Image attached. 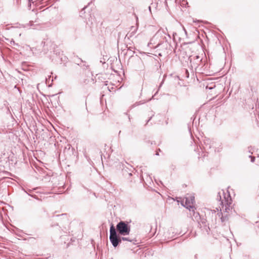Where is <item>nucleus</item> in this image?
Wrapping results in <instances>:
<instances>
[{
    "mask_svg": "<svg viewBox=\"0 0 259 259\" xmlns=\"http://www.w3.org/2000/svg\"><path fill=\"white\" fill-rule=\"evenodd\" d=\"M54 218L57 219V221L59 222L56 225L58 226L59 224H60L65 229H66V226L69 224V220L67 214L66 213H62L61 214L56 215L54 216Z\"/></svg>",
    "mask_w": 259,
    "mask_h": 259,
    "instance_id": "6",
    "label": "nucleus"
},
{
    "mask_svg": "<svg viewBox=\"0 0 259 259\" xmlns=\"http://www.w3.org/2000/svg\"><path fill=\"white\" fill-rule=\"evenodd\" d=\"M29 3H33V0H28Z\"/></svg>",
    "mask_w": 259,
    "mask_h": 259,
    "instance_id": "24",
    "label": "nucleus"
},
{
    "mask_svg": "<svg viewBox=\"0 0 259 259\" xmlns=\"http://www.w3.org/2000/svg\"><path fill=\"white\" fill-rule=\"evenodd\" d=\"M133 29H134V30L132 32H131L130 33H128V34L126 35L125 38H126V37H128V38H129V37H132V36L135 34V31H136V30L137 28H135L134 26H132V27H131V29H132V30H133Z\"/></svg>",
    "mask_w": 259,
    "mask_h": 259,
    "instance_id": "13",
    "label": "nucleus"
},
{
    "mask_svg": "<svg viewBox=\"0 0 259 259\" xmlns=\"http://www.w3.org/2000/svg\"><path fill=\"white\" fill-rule=\"evenodd\" d=\"M119 234L122 236L127 235L131 231V226L128 222L120 221L116 225Z\"/></svg>",
    "mask_w": 259,
    "mask_h": 259,
    "instance_id": "3",
    "label": "nucleus"
},
{
    "mask_svg": "<svg viewBox=\"0 0 259 259\" xmlns=\"http://www.w3.org/2000/svg\"><path fill=\"white\" fill-rule=\"evenodd\" d=\"M55 45L50 40L47 39L45 41H42L40 44V47H42V52L44 54L48 53V52L52 49H54Z\"/></svg>",
    "mask_w": 259,
    "mask_h": 259,
    "instance_id": "7",
    "label": "nucleus"
},
{
    "mask_svg": "<svg viewBox=\"0 0 259 259\" xmlns=\"http://www.w3.org/2000/svg\"><path fill=\"white\" fill-rule=\"evenodd\" d=\"M159 151H160V152L161 151V150H160V149H158L157 150V151L156 152V154H155L156 155H159Z\"/></svg>",
    "mask_w": 259,
    "mask_h": 259,
    "instance_id": "21",
    "label": "nucleus"
},
{
    "mask_svg": "<svg viewBox=\"0 0 259 259\" xmlns=\"http://www.w3.org/2000/svg\"><path fill=\"white\" fill-rule=\"evenodd\" d=\"M249 157L250 158V161L251 162H254V161H255V158L254 156H249Z\"/></svg>",
    "mask_w": 259,
    "mask_h": 259,
    "instance_id": "17",
    "label": "nucleus"
},
{
    "mask_svg": "<svg viewBox=\"0 0 259 259\" xmlns=\"http://www.w3.org/2000/svg\"><path fill=\"white\" fill-rule=\"evenodd\" d=\"M145 102H143L142 101H140L139 102H136L133 106H138V105H140L144 104Z\"/></svg>",
    "mask_w": 259,
    "mask_h": 259,
    "instance_id": "15",
    "label": "nucleus"
},
{
    "mask_svg": "<svg viewBox=\"0 0 259 259\" xmlns=\"http://www.w3.org/2000/svg\"><path fill=\"white\" fill-rule=\"evenodd\" d=\"M163 82H164V79L162 80V82H161V83L159 84V89L160 88L162 85V84L163 83Z\"/></svg>",
    "mask_w": 259,
    "mask_h": 259,
    "instance_id": "20",
    "label": "nucleus"
},
{
    "mask_svg": "<svg viewBox=\"0 0 259 259\" xmlns=\"http://www.w3.org/2000/svg\"><path fill=\"white\" fill-rule=\"evenodd\" d=\"M76 64L80 66L81 67H84V68H87L88 66V65H87V63L85 61H83L80 59H78V62H77Z\"/></svg>",
    "mask_w": 259,
    "mask_h": 259,
    "instance_id": "12",
    "label": "nucleus"
},
{
    "mask_svg": "<svg viewBox=\"0 0 259 259\" xmlns=\"http://www.w3.org/2000/svg\"><path fill=\"white\" fill-rule=\"evenodd\" d=\"M11 43H12V44H15V42H14V41H11Z\"/></svg>",
    "mask_w": 259,
    "mask_h": 259,
    "instance_id": "27",
    "label": "nucleus"
},
{
    "mask_svg": "<svg viewBox=\"0 0 259 259\" xmlns=\"http://www.w3.org/2000/svg\"><path fill=\"white\" fill-rule=\"evenodd\" d=\"M222 194L224 195V199L225 200V202L226 203L225 206V213H226V214L223 215L222 212L221 213V214H222V217L221 218V221L222 222H224L228 219V213H229V211H232V208L231 207L232 200L230 197V194L229 193L228 194L227 197H226L225 192L223 190H222V192H218L216 199L218 201L221 202L220 204L223 205V208L224 207V202L222 198Z\"/></svg>",
    "mask_w": 259,
    "mask_h": 259,
    "instance_id": "1",
    "label": "nucleus"
},
{
    "mask_svg": "<svg viewBox=\"0 0 259 259\" xmlns=\"http://www.w3.org/2000/svg\"><path fill=\"white\" fill-rule=\"evenodd\" d=\"M195 202V197L194 196H190L189 197H186L185 198V204L182 205L186 207L187 209L190 210L194 211V206H193V203Z\"/></svg>",
    "mask_w": 259,
    "mask_h": 259,
    "instance_id": "9",
    "label": "nucleus"
},
{
    "mask_svg": "<svg viewBox=\"0 0 259 259\" xmlns=\"http://www.w3.org/2000/svg\"><path fill=\"white\" fill-rule=\"evenodd\" d=\"M120 168L122 170L123 176L127 179L132 176V174L135 170V168L126 162L121 163L120 164Z\"/></svg>",
    "mask_w": 259,
    "mask_h": 259,
    "instance_id": "4",
    "label": "nucleus"
},
{
    "mask_svg": "<svg viewBox=\"0 0 259 259\" xmlns=\"http://www.w3.org/2000/svg\"><path fill=\"white\" fill-rule=\"evenodd\" d=\"M189 60L190 61V65L192 68H194L195 70H198L200 71H202L201 68H199L200 66V63H202V58H201L199 56L197 55L193 57H190L189 58Z\"/></svg>",
    "mask_w": 259,
    "mask_h": 259,
    "instance_id": "5",
    "label": "nucleus"
},
{
    "mask_svg": "<svg viewBox=\"0 0 259 259\" xmlns=\"http://www.w3.org/2000/svg\"><path fill=\"white\" fill-rule=\"evenodd\" d=\"M149 9L150 10H151V7L149 6Z\"/></svg>",
    "mask_w": 259,
    "mask_h": 259,
    "instance_id": "29",
    "label": "nucleus"
},
{
    "mask_svg": "<svg viewBox=\"0 0 259 259\" xmlns=\"http://www.w3.org/2000/svg\"><path fill=\"white\" fill-rule=\"evenodd\" d=\"M200 66L199 67V68H201V69H202V71L204 70L203 69H202V68L205 66V61H202V63H200Z\"/></svg>",
    "mask_w": 259,
    "mask_h": 259,
    "instance_id": "16",
    "label": "nucleus"
},
{
    "mask_svg": "<svg viewBox=\"0 0 259 259\" xmlns=\"http://www.w3.org/2000/svg\"><path fill=\"white\" fill-rule=\"evenodd\" d=\"M33 21H30L29 23V24L30 26H32L33 25Z\"/></svg>",
    "mask_w": 259,
    "mask_h": 259,
    "instance_id": "23",
    "label": "nucleus"
},
{
    "mask_svg": "<svg viewBox=\"0 0 259 259\" xmlns=\"http://www.w3.org/2000/svg\"><path fill=\"white\" fill-rule=\"evenodd\" d=\"M109 240L114 247H116L121 243L120 236L117 234L112 223L110 224V226Z\"/></svg>",
    "mask_w": 259,
    "mask_h": 259,
    "instance_id": "2",
    "label": "nucleus"
},
{
    "mask_svg": "<svg viewBox=\"0 0 259 259\" xmlns=\"http://www.w3.org/2000/svg\"><path fill=\"white\" fill-rule=\"evenodd\" d=\"M213 144L214 143L213 141L208 138H205L203 140V144H202V146L205 151H207V152H209L214 149Z\"/></svg>",
    "mask_w": 259,
    "mask_h": 259,
    "instance_id": "8",
    "label": "nucleus"
},
{
    "mask_svg": "<svg viewBox=\"0 0 259 259\" xmlns=\"http://www.w3.org/2000/svg\"><path fill=\"white\" fill-rule=\"evenodd\" d=\"M53 52L54 54H56L57 55H58V56H60V54H61V51L58 49H55V48H54V49H53Z\"/></svg>",
    "mask_w": 259,
    "mask_h": 259,
    "instance_id": "14",
    "label": "nucleus"
},
{
    "mask_svg": "<svg viewBox=\"0 0 259 259\" xmlns=\"http://www.w3.org/2000/svg\"><path fill=\"white\" fill-rule=\"evenodd\" d=\"M250 148H251V147H248V152H250V153H252V152H251V151H250Z\"/></svg>",
    "mask_w": 259,
    "mask_h": 259,
    "instance_id": "25",
    "label": "nucleus"
},
{
    "mask_svg": "<svg viewBox=\"0 0 259 259\" xmlns=\"http://www.w3.org/2000/svg\"><path fill=\"white\" fill-rule=\"evenodd\" d=\"M31 3H28V8L29 10H30L31 9Z\"/></svg>",
    "mask_w": 259,
    "mask_h": 259,
    "instance_id": "19",
    "label": "nucleus"
},
{
    "mask_svg": "<svg viewBox=\"0 0 259 259\" xmlns=\"http://www.w3.org/2000/svg\"><path fill=\"white\" fill-rule=\"evenodd\" d=\"M184 31H185V33H186V34H187L186 30L184 28Z\"/></svg>",
    "mask_w": 259,
    "mask_h": 259,
    "instance_id": "26",
    "label": "nucleus"
},
{
    "mask_svg": "<svg viewBox=\"0 0 259 259\" xmlns=\"http://www.w3.org/2000/svg\"><path fill=\"white\" fill-rule=\"evenodd\" d=\"M165 35H166V33L163 30H162V31L159 30L157 31V32L156 34V35H157V36L160 35L161 37H163V41H161L160 43H159L158 44V45H157L158 46L163 44L164 41H165V42H168L169 40H170V39H171L170 36L169 34H168L167 36H165Z\"/></svg>",
    "mask_w": 259,
    "mask_h": 259,
    "instance_id": "10",
    "label": "nucleus"
},
{
    "mask_svg": "<svg viewBox=\"0 0 259 259\" xmlns=\"http://www.w3.org/2000/svg\"><path fill=\"white\" fill-rule=\"evenodd\" d=\"M152 112V114L151 115V117L149 118V119L147 120V122H146V124H148V123L149 122V121L151 119V118H152V117L154 116V113H153V111H151Z\"/></svg>",
    "mask_w": 259,
    "mask_h": 259,
    "instance_id": "18",
    "label": "nucleus"
},
{
    "mask_svg": "<svg viewBox=\"0 0 259 259\" xmlns=\"http://www.w3.org/2000/svg\"><path fill=\"white\" fill-rule=\"evenodd\" d=\"M121 241H128L129 242H132L134 244H136L137 240L135 239H130L128 237H120Z\"/></svg>",
    "mask_w": 259,
    "mask_h": 259,
    "instance_id": "11",
    "label": "nucleus"
},
{
    "mask_svg": "<svg viewBox=\"0 0 259 259\" xmlns=\"http://www.w3.org/2000/svg\"><path fill=\"white\" fill-rule=\"evenodd\" d=\"M157 93V92H156V93L154 94V96H153L152 97V98H150V99H149L147 101H149L151 100V99H153V98H154V97L156 95V94Z\"/></svg>",
    "mask_w": 259,
    "mask_h": 259,
    "instance_id": "22",
    "label": "nucleus"
},
{
    "mask_svg": "<svg viewBox=\"0 0 259 259\" xmlns=\"http://www.w3.org/2000/svg\"><path fill=\"white\" fill-rule=\"evenodd\" d=\"M11 43H12V44H15V42H14V41H11Z\"/></svg>",
    "mask_w": 259,
    "mask_h": 259,
    "instance_id": "28",
    "label": "nucleus"
}]
</instances>
